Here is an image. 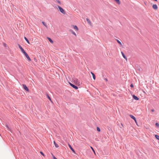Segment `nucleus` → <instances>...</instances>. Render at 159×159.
Segmentation results:
<instances>
[{"instance_id": "nucleus-32", "label": "nucleus", "mask_w": 159, "mask_h": 159, "mask_svg": "<svg viewBox=\"0 0 159 159\" xmlns=\"http://www.w3.org/2000/svg\"><path fill=\"white\" fill-rule=\"evenodd\" d=\"M134 120V121H135V122L136 123V124H137L138 126H139V125H138V124H137V121H136V119H135V120Z\"/></svg>"}, {"instance_id": "nucleus-9", "label": "nucleus", "mask_w": 159, "mask_h": 159, "mask_svg": "<svg viewBox=\"0 0 159 159\" xmlns=\"http://www.w3.org/2000/svg\"><path fill=\"white\" fill-rule=\"evenodd\" d=\"M19 47L22 52L25 51L24 49L22 48V47H21V46L20 45H19Z\"/></svg>"}, {"instance_id": "nucleus-23", "label": "nucleus", "mask_w": 159, "mask_h": 159, "mask_svg": "<svg viewBox=\"0 0 159 159\" xmlns=\"http://www.w3.org/2000/svg\"><path fill=\"white\" fill-rule=\"evenodd\" d=\"M42 23L47 28V25H46V23L44 22H43V21L42 22Z\"/></svg>"}, {"instance_id": "nucleus-19", "label": "nucleus", "mask_w": 159, "mask_h": 159, "mask_svg": "<svg viewBox=\"0 0 159 159\" xmlns=\"http://www.w3.org/2000/svg\"><path fill=\"white\" fill-rule=\"evenodd\" d=\"M119 5H120V2L119 0H114Z\"/></svg>"}, {"instance_id": "nucleus-29", "label": "nucleus", "mask_w": 159, "mask_h": 159, "mask_svg": "<svg viewBox=\"0 0 159 159\" xmlns=\"http://www.w3.org/2000/svg\"><path fill=\"white\" fill-rule=\"evenodd\" d=\"M40 154H41L43 156H44V154H43V153L42 152H40Z\"/></svg>"}, {"instance_id": "nucleus-26", "label": "nucleus", "mask_w": 159, "mask_h": 159, "mask_svg": "<svg viewBox=\"0 0 159 159\" xmlns=\"http://www.w3.org/2000/svg\"><path fill=\"white\" fill-rule=\"evenodd\" d=\"M5 126L8 130H10L7 124Z\"/></svg>"}, {"instance_id": "nucleus-36", "label": "nucleus", "mask_w": 159, "mask_h": 159, "mask_svg": "<svg viewBox=\"0 0 159 159\" xmlns=\"http://www.w3.org/2000/svg\"><path fill=\"white\" fill-rule=\"evenodd\" d=\"M105 80L106 81H107V79H106V78H105Z\"/></svg>"}, {"instance_id": "nucleus-11", "label": "nucleus", "mask_w": 159, "mask_h": 159, "mask_svg": "<svg viewBox=\"0 0 159 159\" xmlns=\"http://www.w3.org/2000/svg\"><path fill=\"white\" fill-rule=\"evenodd\" d=\"M86 21L88 22V23L90 25H91V22L90 20L88 18L86 19Z\"/></svg>"}, {"instance_id": "nucleus-14", "label": "nucleus", "mask_w": 159, "mask_h": 159, "mask_svg": "<svg viewBox=\"0 0 159 159\" xmlns=\"http://www.w3.org/2000/svg\"><path fill=\"white\" fill-rule=\"evenodd\" d=\"M46 96H47V97L49 99V100L50 101V102H52V101L51 100V99L50 97L48 95V94H47Z\"/></svg>"}, {"instance_id": "nucleus-22", "label": "nucleus", "mask_w": 159, "mask_h": 159, "mask_svg": "<svg viewBox=\"0 0 159 159\" xmlns=\"http://www.w3.org/2000/svg\"><path fill=\"white\" fill-rule=\"evenodd\" d=\"M155 138L157 139L158 140H159V136L157 135H155Z\"/></svg>"}, {"instance_id": "nucleus-31", "label": "nucleus", "mask_w": 159, "mask_h": 159, "mask_svg": "<svg viewBox=\"0 0 159 159\" xmlns=\"http://www.w3.org/2000/svg\"><path fill=\"white\" fill-rule=\"evenodd\" d=\"M130 86L132 87V88H133V87H134V86H133V84H131L130 85Z\"/></svg>"}, {"instance_id": "nucleus-15", "label": "nucleus", "mask_w": 159, "mask_h": 159, "mask_svg": "<svg viewBox=\"0 0 159 159\" xmlns=\"http://www.w3.org/2000/svg\"><path fill=\"white\" fill-rule=\"evenodd\" d=\"M116 41H117V42H118V43L120 45V46H122V44L121 43L119 40H118V39H116Z\"/></svg>"}, {"instance_id": "nucleus-28", "label": "nucleus", "mask_w": 159, "mask_h": 159, "mask_svg": "<svg viewBox=\"0 0 159 159\" xmlns=\"http://www.w3.org/2000/svg\"><path fill=\"white\" fill-rule=\"evenodd\" d=\"M22 53L24 54L25 55H26L27 54L25 52V51H24L23 52H22Z\"/></svg>"}, {"instance_id": "nucleus-27", "label": "nucleus", "mask_w": 159, "mask_h": 159, "mask_svg": "<svg viewBox=\"0 0 159 159\" xmlns=\"http://www.w3.org/2000/svg\"><path fill=\"white\" fill-rule=\"evenodd\" d=\"M155 125L158 127L159 126V124L158 123H156L155 124Z\"/></svg>"}, {"instance_id": "nucleus-5", "label": "nucleus", "mask_w": 159, "mask_h": 159, "mask_svg": "<svg viewBox=\"0 0 159 159\" xmlns=\"http://www.w3.org/2000/svg\"><path fill=\"white\" fill-rule=\"evenodd\" d=\"M72 80L74 81V82L76 83L78 82V80L75 77L72 78Z\"/></svg>"}, {"instance_id": "nucleus-25", "label": "nucleus", "mask_w": 159, "mask_h": 159, "mask_svg": "<svg viewBox=\"0 0 159 159\" xmlns=\"http://www.w3.org/2000/svg\"><path fill=\"white\" fill-rule=\"evenodd\" d=\"M97 130L98 131L100 132V129L99 127H97Z\"/></svg>"}, {"instance_id": "nucleus-34", "label": "nucleus", "mask_w": 159, "mask_h": 159, "mask_svg": "<svg viewBox=\"0 0 159 159\" xmlns=\"http://www.w3.org/2000/svg\"><path fill=\"white\" fill-rule=\"evenodd\" d=\"M53 159H57L55 156H53Z\"/></svg>"}, {"instance_id": "nucleus-35", "label": "nucleus", "mask_w": 159, "mask_h": 159, "mask_svg": "<svg viewBox=\"0 0 159 159\" xmlns=\"http://www.w3.org/2000/svg\"><path fill=\"white\" fill-rule=\"evenodd\" d=\"M151 111H152V112H154V109H152V110H151Z\"/></svg>"}, {"instance_id": "nucleus-8", "label": "nucleus", "mask_w": 159, "mask_h": 159, "mask_svg": "<svg viewBox=\"0 0 159 159\" xmlns=\"http://www.w3.org/2000/svg\"><path fill=\"white\" fill-rule=\"evenodd\" d=\"M133 97L135 100H138L139 99L138 97L134 95H133Z\"/></svg>"}, {"instance_id": "nucleus-16", "label": "nucleus", "mask_w": 159, "mask_h": 159, "mask_svg": "<svg viewBox=\"0 0 159 159\" xmlns=\"http://www.w3.org/2000/svg\"><path fill=\"white\" fill-rule=\"evenodd\" d=\"M129 116L131 118H132V119H134V120H135V119H136L135 118V117L134 116H133L132 115H129Z\"/></svg>"}, {"instance_id": "nucleus-1", "label": "nucleus", "mask_w": 159, "mask_h": 159, "mask_svg": "<svg viewBox=\"0 0 159 159\" xmlns=\"http://www.w3.org/2000/svg\"><path fill=\"white\" fill-rule=\"evenodd\" d=\"M57 7L59 9V10L63 14H66L65 11L62 7H61L59 6H57Z\"/></svg>"}, {"instance_id": "nucleus-2", "label": "nucleus", "mask_w": 159, "mask_h": 159, "mask_svg": "<svg viewBox=\"0 0 159 159\" xmlns=\"http://www.w3.org/2000/svg\"><path fill=\"white\" fill-rule=\"evenodd\" d=\"M69 84H70V85L73 88H74V89H78V87L75 85L71 84V83H69Z\"/></svg>"}, {"instance_id": "nucleus-17", "label": "nucleus", "mask_w": 159, "mask_h": 159, "mask_svg": "<svg viewBox=\"0 0 159 159\" xmlns=\"http://www.w3.org/2000/svg\"><path fill=\"white\" fill-rule=\"evenodd\" d=\"M121 54H122V55L123 56V57L125 59L127 60V58L125 56L124 54V53L122 52H121Z\"/></svg>"}, {"instance_id": "nucleus-30", "label": "nucleus", "mask_w": 159, "mask_h": 159, "mask_svg": "<svg viewBox=\"0 0 159 159\" xmlns=\"http://www.w3.org/2000/svg\"><path fill=\"white\" fill-rule=\"evenodd\" d=\"M56 0L57 1V2L59 4H61V2H60V1H59V0Z\"/></svg>"}, {"instance_id": "nucleus-3", "label": "nucleus", "mask_w": 159, "mask_h": 159, "mask_svg": "<svg viewBox=\"0 0 159 159\" xmlns=\"http://www.w3.org/2000/svg\"><path fill=\"white\" fill-rule=\"evenodd\" d=\"M23 86L25 90L27 91H29V89L25 85L23 84Z\"/></svg>"}, {"instance_id": "nucleus-10", "label": "nucleus", "mask_w": 159, "mask_h": 159, "mask_svg": "<svg viewBox=\"0 0 159 159\" xmlns=\"http://www.w3.org/2000/svg\"><path fill=\"white\" fill-rule=\"evenodd\" d=\"M25 56L28 61H31V59H30V58L29 57V56L27 54L26 55H25Z\"/></svg>"}, {"instance_id": "nucleus-13", "label": "nucleus", "mask_w": 159, "mask_h": 159, "mask_svg": "<svg viewBox=\"0 0 159 159\" xmlns=\"http://www.w3.org/2000/svg\"><path fill=\"white\" fill-rule=\"evenodd\" d=\"M73 28L76 30L78 31V29L76 25H73Z\"/></svg>"}, {"instance_id": "nucleus-21", "label": "nucleus", "mask_w": 159, "mask_h": 159, "mask_svg": "<svg viewBox=\"0 0 159 159\" xmlns=\"http://www.w3.org/2000/svg\"><path fill=\"white\" fill-rule=\"evenodd\" d=\"M24 39H25V41L27 42V43H28L30 44V42H29L28 40V39L26 37H24Z\"/></svg>"}, {"instance_id": "nucleus-6", "label": "nucleus", "mask_w": 159, "mask_h": 159, "mask_svg": "<svg viewBox=\"0 0 159 159\" xmlns=\"http://www.w3.org/2000/svg\"><path fill=\"white\" fill-rule=\"evenodd\" d=\"M68 146L69 147V148H70V149H71V150L74 153H75V150H74V149L72 148L71 147V146L69 144H68Z\"/></svg>"}, {"instance_id": "nucleus-7", "label": "nucleus", "mask_w": 159, "mask_h": 159, "mask_svg": "<svg viewBox=\"0 0 159 159\" xmlns=\"http://www.w3.org/2000/svg\"><path fill=\"white\" fill-rule=\"evenodd\" d=\"M70 31L73 34L75 35V36H76V34L72 30L70 29Z\"/></svg>"}, {"instance_id": "nucleus-20", "label": "nucleus", "mask_w": 159, "mask_h": 159, "mask_svg": "<svg viewBox=\"0 0 159 159\" xmlns=\"http://www.w3.org/2000/svg\"><path fill=\"white\" fill-rule=\"evenodd\" d=\"M53 143H54V145H55L56 147V148L58 147H59L58 145L57 144L55 141H54Z\"/></svg>"}, {"instance_id": "nucleus-18", "label": "nucleus", "mask_w": 159, "mask_h": 159, "mask_svg": "<svg viewBox=\"0 0 159 159\" xmlns=\"http://www.w3.org/2000/svg\"><path fill=\"white\" fill-rule=\"evenodd\" d=\"M48 39L49 41H50V42L51 43H53V41L52 40V39H51V38H48Z\"/></svg>"}, {"instance_id": "nucleus-33", "label": "nucleus", "mask_w": 159, "mask_h": 159, "mask_svg": "<svg viewBox=\"0 0 159 159\" xmlns=\"http://www.w3.org/2000/svg\"><path fill=\"white\" fill-rule=\"evenodd\" d=\"M4 46L5 47H7V44H6V43H4Z\"/></svg>"}, {"instance_id": "nucleus-12", "label": "nucleus", "mask_w": 159, "mask_h": 159, "mask_svg": "<svg viewBox=\"0 0 159 159\" xmlns=\"http://www.w3.org/2000/svg\"><path fill=\"white\" fill-rule=\"evenodd\" d=\"M91 74L92 75V76H93V79L94 80H95V78H96V77H95V75L92 72H91Z\"/></svg>"}, {"instance_id": "nucleus-24", "label": "nucleus", "mask_w": 159, "mask_h": 159, "mask_svg": "<svg viewBox=\"0 0 159 159\" xmlns=\"http://www.w3.org/2000/svg\"><path fill=\"white\" fill-rule=\"evenodd\" d=\"M90 148H91L92 149V150L93 151V152H94V154H95V151H94V150L93 148V147H90Z\"/></svg>"}, {"instance_id": "nucleus-4", "label": "nucleus", "mask_w": 159, "mask_h": 159, "mask_svg": "<svg viewBox=\"0 0 159 159\" xmlns=\"http://www.w3.org/2000/svg\"><path fill=\"white\" fill-rule=\"evenodd\" d=\"M152 8L155 10H157L158 8L156 4H153L152 5Z\"/></svg>"}]
</instances>
